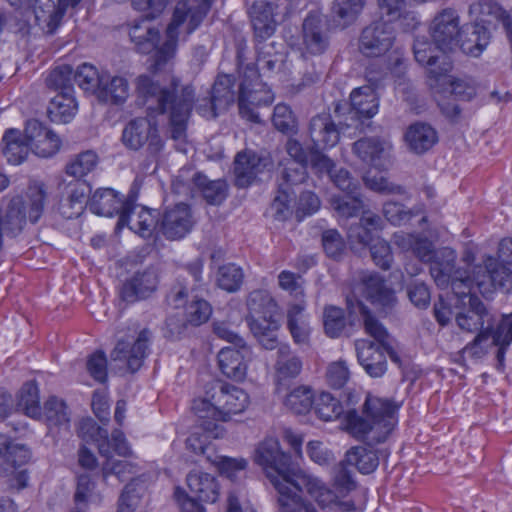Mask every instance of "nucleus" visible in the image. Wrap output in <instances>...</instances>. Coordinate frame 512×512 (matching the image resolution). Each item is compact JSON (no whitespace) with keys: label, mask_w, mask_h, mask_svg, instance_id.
Returning <instances> with one entry per match:
<instances>
[{"label":"nucleus","mask_w":512,"mask_h":512,"mask_svg":"<svg viewBox=\"0 0 512 512\" xmlns=\"http://www.w3.org/2000/svg\"><path fill=\"white\" fill-rule=\"evenodd\" d=\"M395 242L402 249L411 250L422 261H431L430 272L437 286L446 288L451 281L452 295L441 294L434 308L435 317L441 325L447 324L455 315L460 329L468 332L478 330L489 322L490 316L472 290L477 288L483 296L489 297L497 288L509 291L512 287L511 273L505 266L497 269L496 260L491 257L484 260V266H471L468 272L457 271L451 278L455 260L452 249L434 252L429 241L412 235L397 234Z\"/></svg>","instance_id":"nucleus-1"},{"label":"nucleus","mask_w":512,"mask_h":512,"mask_svg":"<svg viewBox=\"0 0 512 512\" xmlns=\"http://www.w3.org/2000/svg\"><path fill=\"white\" fill-rule=\"evenodd\" d=\"M309 135L313 146L308 152L297 139L290 138L288 140L286 150L290 159L279 164L280 167H283L281 173L285 182L287 184L301 183L306 177V167L310 161L318 173L329 174L335 185L347 192L345 199L335 198L332 201L338 214L347 218L356 215L362 207L361 201L352 195L356 184L346 170L341 169L333 173V162L320 152V150L334 147L339 141V131L330 115L321 114L314 117L310 123Z\"/></svg>","instance_id":"nucleus-2"},{"label":"nucleus","mask_w":512,"mask_h":512,"mask_svg":"<svg viewBox=\"0 0 512 512\" xmlns=\"http://www.w3.org/2000/svg\"><path fill=\"white\" fill-rule=\"evenodd\" d=\"M249 405L250 397L244 389L223 384L195 398L191 410L204 435L218 439L225 435L222 423L229 421L234 415L244 413Z\"/></svg>","instance_id":"nucleus-3"},{"label":"nucleus","mask_w":512,"mask_h":512,"mask_svg":"<svg viewBox=\"0 0 512 512\" xmlns=\"http://www.w3.org/2000/svg\"><path fill=\"white\" fill-rule=\"evenodd\" d=\"M399 406L391 399L367 394L362 413H347L344 428L355 438L370 442L385 441L398 423Z\"/></svg>","instance_id":"nucleus-4"},{"label":"nucleus","mask_w":512,"mask_h":512,"mask_svg":"<svg viewBox=\"0 0 512 512\" xmlns=\"http://www.w3.org/2000/svg\"><path fill=\"white\" fill-rule=\"evenodd\" d=\"M213 0H178L173 18L167 28V42L162 48H158L159 33L156 30L148 28V38L146 42L139 44V50L143 53L156 51L158 57L157 65L160 61L170 58L176 45V39L180 32L191 33L200 24Z\"/></svg>","instance_id":"nucleus-5"},{"label":"nucleus","mask_w":512,"mask_h":512,"mask_svg":"<svg viewBox=\"0 0 512 512\" xmlns=\"http://www.w3.org/2000/svg\"><path fill=\"white\" fill-rule=\"evenodd\" d=\"M350 316L360 315L363 318L365 332L375 339V342L359 339L355 343L357 358L360 365L371 377H381L387 369L385 352L387 351L386 329L370 315L361 301L353 302L347 299Z\"/></svg>","instance_id":"nucleus-6"},{"label":"nucleus","mask_w":512,"mask_h":512,"mask_svg":"<svg viewBox=\"0 0 512 512\" xmlns=\"http://www.w3.org/2000/svg\"><path fill=\"white\" fill-rule=\"evenodd\" d=\"M441 72L432 71V80L429 83L441 111L450 119L460 114L456 101H470L477 94V84L470 77H459L450 74L451 63L444 61Z\"/></svg>","instance_id":"nucleus-7"},{"label":"nucleus","mask_w":512,"mask_h":512,"mask_svg":"<svg viewBox=\"0 0 512 512\" xmlns=\"http://www.w3.org/2000/svg\"><path fill=\"white\" fill-rule=\"evenodd\" d=\"M354 152L364 163L371 166L363 176L368 188L378 192L402 193V188L389 183L382 173L391 163V144L388 141L362 139L354 144Z\"/></svg>","instance_id":"nucleus-8"},{"label":"nucleus","mask_w":512,"mask_h":512,"mask_svg":"<svg viewBox=\"0 0 512 512\" xmlns=\"http://www.w3.org/2000/svg\"><path fill=\"white\" fill-rule=\"evenodd\" d=\"M79 436L86 442H95L100 453L107 457L106 470L123 479L126 470L128 445L122 431L115 430L111 438L91 418L82 419L78 428Z\"/></svg>","instance_id":"nucleus-9"},{"label":"nucleus","mask_w":512,"mask_h":512,"mask_svg":"<svg viewBox=\"0 0 512 512\" xmlns=\"http://www.w3.org/2000/svg\"><path fill=\"white\" fill-rule=\"evenodd\" d=\"M252 458L278 494H286L287 481L296 469L290 464V456L281 449L279 440L273 436L265 437L256 445Z\"/></svg>","instance_id":"nucleus-10"},{"label":"nucleus","mask_w":512,"mask_h":512,"mask_svg":"<svg viewBox=\"0 0 512 512\" xmlns=\"http://www.w3.org/2000/svg\"><path fill=\"white\" fill-rule=\"evenodd\" d=\"M45 194L41 187L31 188L27 199H14L0 207V248L2 237H12L19 233L27 220L35 223L42 215Z\"/></svg>","instance_id":"nucleus-11"},{"label":"nucleus","mask_w":512,"mask_h":512,"mask_svg":"<svg viewBox=\"0 0 512 512\" xmlns=\"http://www.w3.org/2000/svg\"><path fill=\"white\" fill-rule=\"evenodd\" d=\"M287 493L279 494V501L292 500L293 503L305 502L299 493H304L320 508L335 505L338 495L330 489L319 477L302 470H295L287 481Z\"/></svg>","instance_id":"nucleus-12"},{"label":"nucleus","mask_w":512,"mask_h":512,"mask_svg":"<svg viewBox=\"0 0 512 512\" xmlns=\"http://www.w3.org/2000/svg\"><path fill=\"white\" fill-rule=\"evenodd\" d=\"M18 407L31 418L41 419L43 417L50 428L67 427L69 416L64 402L54 397L50 398L45 403L42 413L39 406L38 387L33 382L26 383L21 389Z\"/></svg>","instance_id":"nucleus-13"},{"label":"nucleus","mask_w":512,"mask_h":512,"mask_svg":"<svg viewBox=\"0 0 512 512\" xmlns=\"http://www.w3.org/2000/svg\"><path fill=\"white\" fill-rule=\"evenodd\" d=\"M405 2L403 3L398 15L388 16L385 12L381 11L383 16L388 18L387 21L381 20L367 26L360 37L359 48L360 51L368 57H379L388 52L393 45L395 34L394 27L390 22L399 21L402 18H410L415 20L413 15L406 13ZM380 10H382L380 8Z\"/></svg>","instance_id":"nucleus-14"},{"label":"nucleus","mask_w":512,"mask_h":512,"mask_svg":"<svg viewBox=\"0 0 512 512\" xmlns=\"http://www.w3.org/2000/svg\"><path fill=\"white\" fill-rule=\"evenodd\" d=\"M274 100V94L259 80L258 70L248 66L240 85L239 111L243 118L258 122L259 116L255 109L269 105Z\"/></svg>","instance_id":"nucleus-15"},{"label":"nucleus","mask_w":512,"mask_h":512,"mask_svg":"<svg viewBox=\"0 0 512 512\" xmlns=\"http://www.w3.org/2000/svg\"><path fill=\"white\" fill-rule=\"evenodd\" d=\"M380 228V218L370 212H365L361 219V225L351 227L348 238L352 244L358 242L363 245L374 243L370 246L371 255L376 265L383 269L390 267L392 253L390 246L383 240L375 239L374 233Z\"/></svg>","instance_id":"nucleus-16"},{"label":"nucleus","mask_w":512,"mask_h":512,"mask_svg":"<svg viewBox=\"0 0 512 512\" xmlns=\"http://www.w3.org/2000/svg\"><path fill=\"white\" fill-rule=\"evenodd\" d=\"M210 438L212 436L192 432L187 439V448L196 454L205 455L206 459L217 468L218 472L230 480H235L244 474L248 461L242 457L233 458L216 454L209 440Z\"/></svg>","instance_id":"nucleus-17"},{"label":"nucleus","mask_w":512,"mask_h":512,"mask_svg":"<svg viewBox=\"0 0 512 512\" xmlns=\"http://www.w3.org/2000/svg\"><path fill=\"white\" fill-rule=\"evenodd\" d=\"M512 342V314L503 316L495 331L485 329L481 331L473 343L467 345L464 352L473 356L481 357L491 346H499L498 359L502 361L504 357L503 348Z\"/></svg>","instance_id":"nucleus-18"},{"label":"nucleus","mask_w":512,"mask_h":512,"mask_svg":"<svg viewBox=\"0 0 512 512\" xmlns=\"http://www.w3.org/2000/svg\"><path fill=\"white\" fill-rule=\"evenodd\" d=\"M30 458V450L23 444L11 442L10 446H7L5 459L0 465V473L12 488L20 490L27 486L29 474L23 466Z\"/></svg>","instance_id":"nucleus-19"},{"label":"nucleus","mask_w":512,"mask_h":512,"mask_svg":"<svg viewBox=\"0 0 512 512\" xmlns=\"http://www.w3.org/2000/svg\"><path fill=\"white\" fill-rule=\"evenodd\" d=\"M90 210L92 213L104 217L119 215L116 224L117 233L122 232L127 226V199L113 189L102 188L96 190L90 202Z\"/></svg>","instance_id":"nucleus-20"},{"label":"nucleus","mask_w":512,"mask_h":512,"mask_svg":"<svg viewBox=\"0 0 512 512\" xmlns=\"http://www.w3.org/2000/svg\"><path fill=\"white\" fill-rule=\"evenodd\" d=\"M273 168L270 155L266 152L256 153L252 150L239 152L234 162V172L238 186L245 187L262 174Z\"/></svg>","instance_id":"nucleus-21"},{"label":"nucleus","mask_w":512,"mask_h":512,"mask_svg":"<svg viewBox=\"0 0 512 512\" xmlns=\"http://www.w3.org/2000/svg\"><path fill=\"white\" fill-rule=\"evenodd\" d=\"M167 301L174 308L184 307L185 321L192 326L207 322L212 315V307L206 300L194 297L188 302L187 289L182 285L171 290Z\"/></svg>","instance_id":"nucleus-22"},{"label":"nucleus","mask_w":512,"mask_h":512,"mask_svg":"<svg viewBox=\"0 0 512 512\" xmlns=\"http://www.w3.org/2000/svg\"><path fill=\"white\" fill-rule=\"evenodd\" d=\"M397 289H402L401 282L388 286L379 275L370 274L363 279L356 291L380 312L394 304V293Z\"/></svg>","instance_id":"nucleus-23"},{"label":"nucleus","mask_w":512,"mask_h":512,"mask_svg":"<svg viewBox=\"0 0 512 512\" xmlns=\"http://www.w3.org/2000/svg\"><path fill=\"white\" fill-rule=\"evenodd\" d=\"M431 36L434 45L446 54L458 46L459 17L455 11L447 9L438 14L431 24Z\"/></svg>","instance_id":"nucleus-24"},{"label":"nucleus","mask_w":512,"mask_h":512,"mask_svg":"<svg viewBox=\"0 0 512 512\" xmlns=\"http://www.w3.org/2000/svg\"><path fill=\"white\" fill-rule=\"evenodd\" d=\"M25 140L31 152L43 158L52 157L61 148L59 136L37 120L27 122Z\"/></svg>","instance_id":"nucleus-25"},{"label":"nucleus","mask_w":512,"mask_h":512,"mask_svg":"<svg viewBox=\"0 0 512 512\" xmlns=\"http://www.w3.org/2000/svg\"><path fill=\"white\" fill-rule=\"evenodd\" d=\"M249 348L245 343L224 347L218 353V364L224 375L235 381H243L248 370Z\"/></svg>","instance_id":"nucleus-26"},{"label":"nucleus","mask_w":512,"mask_h":512,"mask_svg":"<svg viewBox=\"0 0 512 512\" xmlns=\"http://www.w3.org/2000/svg\"><path fill=\"white\" fill-rule=\"evenodd\" d=\"M192 225L189 207L185 204H177L165 211L160 225V232L168 239L183 238Z\"/></svg>","instance_id":"nucleus-27"},{"label":"nucleus","mask_w":512,"mask_h":512,"mask_svg":"<svg viewBox=\"0 0 512 512\" xmlns=\"http://www.w3.org/2000/svg\"><path fill=\"white\" fill-rule=\"evenodd\" d=\"M80 0H38V5L34 7V15L40 28L48 33H52L59 26L66 8L78 4Z\"/></svg>","instance_id":"nucleus-28"},{"label":"nucleus","mask_w":512,"mask_h":512,"mask_svg":"<svg viewBox=\"0 0 512 512\" xmlns=\"http://www.w3.org/2000/svg\"><path fill=\"white\" fill-rule=\"evenodd\" d=\"M246 321L250 329L261 334L260 324L256 321L262 315L278 314L279 307L268 291L258 289L252 291L247 298Z\"/></svg>","instance_id":"nucleus-29"},{"label":"nucleus","mask_w":512,"mask_h":512,"mask_svg":"<svg viewBox=\"0 0 512 512\" xmlns=\"http://www.w3.org/2000/svg\"><path fill=\"white\" fill-rule=\"evenodd\" d=\"M171 81V88L160 87V76L155 75L156 79H149L148 77H141L138 82V91L141 95L147 98V101H151L148 108H154L153 103L157 104L156 109L163 113L168 109V104L172 101L176 83L172 76H168Z\"/></svg>","instance_id":"nucleus-30"},{"label":"nucleus","mask_w":512,"mask_h":512,"mask_svg":"<svg viewBox=\"0 0 512 512\" xmlns=\"http://www.w3.org/2000/svg\"><path fill=\"white\" fill-rule=\"evenodd\" d=\"M187 486L195 499L204 503H215L220 496L217 479L208 473L193 471L187 475Z\"/></svg>","instance_id":"nucleus-31"},{"label":"nucleus","mask_w":512,"mask_h":512,"mask_svg":"<svg viewBox=\"0 0 512 512\" xmlns=\"http://www.w3.org/2000/svg\"><path fill=\"white\" fill-rule=\"evenodd\" d=\"M278 353L279 358L275 364L274 381L276 384V391L280 394L286 382L300 374L302 361L299 357L290 353V348L287 345L280 346Z\"/></svg>","instance_id":"nucleus-32"},{"label":"nucleus","mask_w":512,"mask_h":512,"mask_svg":"<svg viewBox=\"0 0 512 512\" xmlns=\"http://www.w3.org/2000/svg\"><path fill=\"white\" fill-rule=\"evenodd\" d=\"M352 112L358 118H372L379 111V96L370 85L355 88L350 94Z\"/></svg>","instance_id":"nucleus-33"},{"label":"nucleus","mask_w":512,"mask_h":512,"mask_svg":"<svg viewBox=\"0 0 512 512\" xmlns=\"http://www.w3.org/2000/svg\"><path fill=\"white\" fill-rule=\"evenodd\" d=\"M78 104L72 89H66L57 93L50 101L47 113L51 121L55 123H68L76 115Z\"/></svg>","instance_id":"nucleus-34"},{"label":"nucleus","mask_w":512,"mask_h":512,"mask_svg":"<svg viewBox=\"0 0 512 512\" xmlns=\"http://www.w3.org/2000/svg\"><path fill=\"white\" fill-rule=\"evenodd\" d=\"M88 192L89 187L85 182L77 180L70 183L60 203V213L66 218L79 216L85 208Z\"/></svg>","instance_id":"nucleus-35"},{"label":"nucleus","mask_w":512,"mask_h":512,"mask_svg":"<svg viewBox=\"0 0 512 512\" xmlns=\"http://www.w3.org/2000/svg\"><path fill=\"white\" fill-rule=\"evenodd\" d=\"M251 21L257 38H269L276 28L274 5L264 1L255 2L250 10Z\"/></svg>","instance_id":"nucleus-36"},{"label":"nucleus","mask_w":512,"mask_h":512,"mask_svg":"<svg viewBox=\"0 0 512 512\" xmlns=\"http://www.w3.org/2000/svg\"><path fill=\"white\" fill-rule=\"evenodd\" d=\"M323 19L320 13H310L303 23V42L306 50L311 54L321 53L325 46L322 34Z\"/></svg>","instance_id":"nucleus-37"},{"label":"nucleus","mask_w":512,"mask_h":512,"mask_svg":"<svg viewBox=\"0 0 512 512\" xmlns=\"http://www.w3.org/2000/svg\"><path fill=\"white\" fill-rule=\"evenodd\" d=\"M232 86V78L229 75L219 76L213 86V96H212V108L211 110H206L203 108H199V113L203 117H216V110L225 109L228 105H230L234 101V93L231 90Z\"/></svg>","instance_id":"nucleus-38"},{"label":"nucleus","mask_w":512,"mask_h":512,"mask_svg":"<svg viewBox=\"0 0 512 512\" xmlns=\"http://www.w3.org/2000/svg\"><path fill=\"white\" fill-rule=\"evenodd\" d=\"M99 89L98 98L112 105H122L128 96V86L125 77L105 73Z\"/></svg>","instance_id":"nucleus-39"},{"label":"nucleus","mask_w":512,"mask_h":512,"mask_svg":"<svg viewBox=\"0 0 512 512\" xmlns=\"http://www.w3.org/2000/svg\"><path fill=\"white\" fill-rule=\"evenodd\" d=\"M405 141L413 152L420 154L429 150L437 142V134L431 126L416 123L408 128Z\"/></svg>","instance_id":"nucleus-40"},{"label":"nucleus","mask_w":512,"mask_h":512,"mask_svg":"<svg viewBox=\"0 0 512 512\" xmlns=\"http://www.w3.org/2000/svg\"><path fill=\"white\" fill-rule=\"evenodd\" d=\"M159 282V276L155 269H146L134 274L130 280V301L141 300L152 295Z\"/></svg>","instance_id":"nucleus-41"},{"label":"nucleus","mask_w":512,"mask_h":512,"mask_svg":"<svg viewBox=\"0 0 512 512\" xmlns=\"http://www.w3.org/2000/svg\"><path fill=\"white\" fill-rule=\"evenodd\" d=\"M316 393L311 387L298 385L293 387L284 397L283 403L295 414H306L312 410Z\"/></svg>","instance_id":"nucleus-42"},{"label":"nucleus","mask_w":512,"mask_h":512,"mask_svg":"<svg viewBox=\"0 0 512 512\" xmlns=\"http://www.w3.org/2000/svg\"><path fill=\"white\" fill-rule=\"evenodd\" d=\"M130 229H133L140 237H150L156 228L155 211L139 204L130 202Z\"/></svg>","instance_id":"nucleus-43"},{"label":"nucleus","mask_w":512,"mask_h":512,"mask_svg":"<svg viewBox=\"0 0 512 512\" xmlns=\"http://www.w3.org/2000/svg\"><path fill=\"white\" fill-rule=\"evenodd\" d=\"M3 142L4 155L7 161L14 165L22 163L31 151L25 136L22 138L21 133L16 129L8 130L3 137Z\"/></svg>","instance_id":"nucleus-44"},{"label":"nucleus","mask_w":512,"mask_h":512,"mask_svg":"<svg viewBox=\"0 0 512 512\" xmlns=\"http://www.w3.org/2000/svg\"><path fill=\"white\" fill-rule=\"evenodd\" d=\"M438 52H441L437 46L435 47L429 43L425 38H417L414 44V55L418 63L426 65L429 71V83L432 80V69L436 72H441L444 68V61H448L446 57H442L440 65L436 62L440 59Z\"/></svg>","instance_id":"nucleus-45"},{"label":"nucleus","mask_w":512,"mask_h":512,"mask_svg":"<svg viewBox=\"0 0 512 512\" xmlns=\"http://www.w3.org/2000/svg\"><path fill=\"white\" fill-rule=\"evenodd\" d=\"M312 409L322 421H335L343 413L341 402L328 392H318L315 395Z\"/></svg>","instance_id":"nucleus-46"},{"label":"nucleus","mask_w":512,"mask_h":512,"mask_svg":"<svg viewBox=\"0 0 512 512\" xmlns=\"http://www.w3.org/2000/svg\"><path fill=\"white\" fill-rule=\"evenodd\" d=\"M288 328L298 344L306 343L310 335L308 316L304 313V307L300 304L291 305L287 313Z\"/></svg>","instance_id":"nucleus-47"},{"label":"nucleus","mask_w":512,"mask_h":512,"mask_svg":"<svg viewBox=\"0 0 512 512\" xmlns=\"http://www.w3.org/2000/svg\"><path fill=\"white\" fill-rule=\"evenodd\" d=\"M256 321L260 324L261 334H257L250 329L258 342L268 350H272L278 346L277 333L280 328L279 313L272 315H262L257 317Z\"/></svg>","instance_id":"nucleus-48"},{"label":"nucleus","mask_w":512,"mask_h":512,"mask_svg":"<svg viewBox=\"0 0 512 512\" xmlns=\"http://www.w3.org/2000/svg\"><path fill=\"white\" fill-rule=\"evenodd\" d=\"M346 463L355 466L359 472L369 474L373 472L378 464L376 454L365 447H354L346 453Z\"/></svg>","instance_id":"nucleus-49"},{"label":"nucleus","mask_w":512,"mask_h":512,"mask_svg":"<svg viewBox=\"0 0 512 512\" xmlns=\"http://www.w3.org/2000/svg\"><path fill=\"white\" fill-rule=\"evenodd\" d=\"M99 158L93 151L78 154L66 166V173L76 179H81L92 173L98 166Z\"/></svg>","instance_id":"nucleus-50"},{"label":"nucleus","mask_w":512,"mask_h":512,"mask_svg":"<svg viewBox=\"0 0 512 512\" xmlns=\"http://www.w3.org/2000/svg\"><path fill=\"white\" fill-rule=\"evenodd\" d=\"M104 75L105 73L99 74L94 66L84 63L77 68L74 79L82 90L98 95Z\"/></svg>","instance_id":"nucleus-51"},{"label":"nucleus","mask_w":512,"mask_h":512,"mask_svg":"<svg viewBox=\"0 0 512 512\" xmlns=\"http://www.w3.org/2000/svg\"><path fill=\"white\" fill-rule=\"evenodd\" d=\"M110 370L118 374H125L128 368V340L125 332L117 336L116 343L110 353Z\"/></svg>","instance_id":"nucleus-52"},{"label":"nucleus","mask_w":512,"mask_h":512,"mask_svg":"<svg viewBox=\"0 0 512 512\" xmlns=\"http://www.w3.org/2000/svg\"><path fill=\"white\" fill-rule=\"evenodd\" d=\"M243 281V272L234 264H227L219 269L217 282L220 288L228 292L238 290Z\"/></svg>","instance_id":"nucleus-53"},{"label":"nucleus","mask_w":512,"mask_h":512,"mask_svg":"<svg viewBox=\"0 0 512 512\" xmlns=\"http://www.w3.org/2000/svg\"><path fill=\"white\" fill-rule=\"evenodd\" d=\"M366 0H335L334 14L347 25L353 22L364 8Z\"/></svg>","instance_id":"nucleus-54"},{"label":"nucleus","mask_w":512,"mask_h":512,"mask_svg":"<svg viewBox=\"0 0 512 512\" xmlns=\"http://www.w3.org/2000/svg\"><path fill=\"white\" fill-rule=\"evenodd\" d=\"M323 324L325 333L331 337H339L345 327V317L342 309L328 306L324 310Z\"/></svg>","instance_id":"nucleus-55"},{"label":"nucleus","mask_w":512,"mask_h":512,"mask_svg":"<svg viewBox=\"0 0 512 512\" xmlns=\"http://www.w3.org/2000/svg\"><path fill=\"white\" fill-rule=\"evenodd\" d=\"M149 342V332L142 330L135 339L130 348V372L137 371L141 368L143 361L147 355Z\"/></svg>","instance_id":"nucleus-56"},{"label":"nucleus","mask_w":512,"mask_h":512,"mask_svg":"<svg viewBox=\"0 0 512 512\" xmlns=\"http://www.w3.org/2000/svg\"><path fill=\"white\" fill-rule=\"evenodd\" d=\"M75 499L77 502L83 503L101 502V496L95 491V485L88 475H81L79 477Z\"/></svg>","instance_id":"nucleus-57"},{"label":"nucleus","mask_w":512,"mask_h":512,"mask_svg":"<svg viewBox=\"0 0 512 512\" xmlns=\"http://www.w3.org/2000/svg\"><path fill=\"white\" fill-rule=\"evenodd\" d=\"M226 512H256L245 490L237 489L229 492Z\"/></svg>","instance_id":"nucleus-58"},{"label":"nucleus","mask_w":512,"mask_h":512,"mask_svg":"<svg viewBox=\"0 0 512 512\" xmlns=\"http://www.w3.org/2000/svg\"><path fill=\"white\" fill-rule=\"evenodd\" d=\"M273 124L283 133L291 132L296 127V120L291 109L285 104H278L274 109Z\"/></svg>","instance_id":"nucleus-59"},{"label":"nucleus","mask_w":512,"mask_h":512,"mask_svg":"<svg viewBox=\"0 0 512 512\" xmlns=\"http://www.w3.org/2000/svg\"><path fill=\"white\" fill-rule=\"evenodd\" d=\"M349 370L344 361L332 362L326 372V378L332 387L341 388L349 380Z\"/></svg>","instance_id":"nucleus-60"},{"label":"nucleus","mask_w":512,"mask_h":512,"mask_svg":"<svg viewBox=\"0 0 512 512\" xmlns=\"http://www.w3.org/2000/svg\"><path fill=\"white\" fill-rule=\"evenodd\" d=\"M87 370L97 381L103 382L107 377V360L102 352H96L87 361Z\"/></svg>","instance_id":"nucleus-61"},{"label":"nucleus","mask_w":512,"mask_h":512,"mask_svg":"<svg viewBox=\"0 0 512 512\" xmlns=\"http://www.w3.org/2000/svg\"><path fill=\"white\" fill-rule=\"evenodd\" d=\"M323 247L328 256L337 258L344 250V242L336 230H327L322 237Z\"/></svg>","instance_id":"nucleus-62"},{"label":"nucleus","mask_w":512,"mask_h":512,"mask_svg":"<svg viewBox=\"0 0 512 512\" xmlns=\"http://www.w3.org/2000/svg\"><path fill=\"white\" fill-rule=\"evenodd\" d=\"M307 453L310 459L319 465L327 464L333 459L331 451H329L327 447L318 440L308 442Z\"/></svg>","instance_id":"nucleus-63"},{"label":"nucleus","mask_w":512,"mask_h":512,"mask_svg":"<svg viewBox=\"0 0 512 512\" xmlns=\"http://www.w3.org/2000/svg\"><path fill=\"white\" fill-rule=\"evenodd\" d=\"M320 208L319 198L312 192L303 193L299 199L297 208V216L303 218L308 215H312Z\"/></svg>","instance_id":"nucleus-64"}]
</instances>
